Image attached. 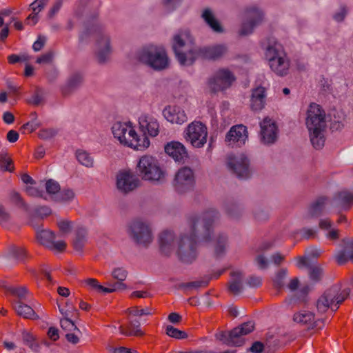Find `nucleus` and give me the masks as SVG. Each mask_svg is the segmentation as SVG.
I'll return each instance as SVG.
<instances>
[{
	"label": "nucleus",
	"instance_id": "22",
	"mask_svg": "<svg viewBox=\"0 0 353 353\" xmlns=\"http://www.w3.org/2000/svg\"><path fill=\"white\" fill-rule=\"evenodd\" d=\"M293 320L297 323L305 325L308 328L321 329L324 326V320H315L314 314L307 309H301L294 314Z\"/></svg>",
	"mask_w": 353,
	"mask_h": 353
},
{
	"label": "nucleus",
	"instance_id": "36",
	"mask_svg": "<svg viewBox=\"0 0 353 353\" xmlns=\"http://www.w3.org/2000/svg\"><path fill=\"white\" fill-rule=\"evenodd\" d=\"M231 277L229 289L234 294H238L242 289V274L238 271L232 272L231 273Z\"/></svg>",
	"mask_w": 353,
	"mask_h": 353
},
{
	"label": "nucleus",
	"instance_id": "19",
	"mask_svg": "<svg viewBox=\"0 0 353 353\" xmlns=\"http://www.w3.org/2000/svg\"><path fill=\"white\" fill-rule=\"evenodd\" d=\"M246 21L243 23L239 34L242 36L250 34L263 19V12L257 7L252 6L245 12Z\"/></svg>",
	"mask_w": 353,
	"mask_h": 353
},
{
	"label": "nucleus",
	"instance_id": "55",
	"mask_svg": "<svg viewBox=\"0 0 353 353\" xmlns=\"http://www.w3.org/2000/svg\"><path fill=\"white\" fill-rule=\"evenodd\" d=\"M46 37L43 35H39L36 41L32 45V48L35 52H38L44 46L46 42Z\"/></svg>",
	"mask_w": 353,
	"mask_h": 353
},
{
	"label": "nucleus",
	"instance_id": "38",
	"mask_svg": "<svg viewBox=\"0 0 353 353\" xmlns=\"http://www.w3.org/2000/svg\"><path fill=\"white\" fill-rule=\"evenodd\" d=\"M202 17L214 31L217 32H222L221 26H220L217 20L214 18L210 10H204L202 14Z\"/></svg>",
	"mask_w": 353,
	"mask_h": 353
},
{
	"label": "nucleus",
	"instance_id": "37",
	"mask_svg": "<svg viewBox=\"0 0 353 353\" xmlns=\"http://www.w3.org/2000/svg\"><path fill=\"white\" fill-rule=\"evenodd\" d=\"M76 158L78 162L88 168H93L94 166V158L88 152L82 150H79L76 152Z\"/></svg>",
	"mask_w": 353,
	"mask_h": 353
},
{
	"label": "nucleus",
	"instance_id": "32",
	"mask_svg": "<svg viewBox=\"0 0 353 353\" xmlns=\"http://www.w3.org/2000/svg\"><path fill=\"white\" fill-rule=\"evenodd\" d=\"M13 307L18 315L25 318L34 319L38 317L34 310L21 301H14Z\"/></svg>",
	"mask_w": 353,
	"mask_h": 353
},
{
	"label": "nucleus",
	"instance_id": "29",
	"mask_svg": "<svg viewBox=\"0 0 353 353\" xmlns=\"http://www.w3.org/2000/svg\"><path fill=\"white\" fill-rule=\"evenodd\" d=\"M353 204V192H340L333 200V205L341 210H347Z\"/></svg>",
	"mask_w": 353,
	"mask_h": 353
},
{
	"label": "nucleus",
	"instance_id": "4",
	"mask_svg": "<svg viewBox=\"0 0 353 353\" xmlns=\"http://www.w3.org/2000/svg\"><path fill=\"white\" fill-rule=\"evenodd\" d=\"M305 125L312 146L316 150L321 149L325 141L327 123L325 112L319 105L315 103L309 105L306 112Z\"/></svg>",
	"mask_w": 353,
	"mask_h": 353
},
{
	"label": "nucleus",
	"instance_id": "47",
	"mask_svg": "<svg viewBox=\"0 0 353 353\" xmlns=\"http://www.w3.org/2000/svg\"><path fill=\"white\" fill-rule=\"evenodd\" d=\"M10 201L16 205L18 208H23L25 210H28V206L24 203L23 199L19 193L16 192H12L10 194Z\"/></svg>",
	"mask_w": 353,
	"mask_h": 353
},
{
	"label": "nucleus",
	"instance_id": "31",
	"mask_svg": "<svg viewBox=\"0 0 353 353\" xmlns=\"http://www.w3.org/2000/svg\"><path fill=\"white\" fill-rule=\"evenodd\" d=\"M327 199L325 197L319 198L308 208L305 215V218H313L320 216L327 204Z\"/></svg>",
	"mask_w": 353,
	"mask_h": 353
},
{
	"label": "nucleus",
	"instance_id": "23",
	"mask_svg": "<svg viewBox=\"0 0 353 353\" xmlns=\"http://www.w3.org/2000/svg\"><path fill=\"white\" fill-rule=\"evenodd\" d=\"M165 153L176 162L184 163L188 159V153L185 145L179 141H171L165 145Z\"/></svg>",
	"mask_w": 353,
	"mask_h": 353
},
{
	"label": "nucleus",
	"instance_id": "7",
	"mask_svg": "<svg viewBox=\"0 0 353 353\" xmlns=\"http://www.w3.org/2000/svg\"><path fill=\"white\" fill-rule=\"evenodd\" d=\"M264 55L270 70L274 74L284 77L289 73L290 59L279 43L270 42L265 49Z\"/></svg>",
	"mask_w": 353,
	"mask_h": 353
},
{
	"label": "nucleus",
	"instance_id": "1",
	"mask_svg": "<svg viewBox=\"0 0 353 353\" xmlns=\"http://www.w3.org/2000/svg\"><path fill=\"white\" fill-rule=\"evenodd\" d=\"M172 48L181 65H190L199 57L216 60L222 57L228 52V48L224 44H217L202 48L195 47L188 30H180L174 34Z\"/></svg>",
	"mask_w": 353,
	"mask_h": 353
},
{
	"label": "nucleus",
	"instance_id": "49",
	"mask_svg": "<svg viewBox=\"0 0 353 353\" xmlns=\"http://www.w3.org/2000/svg\"><path fill=\"white\" fill-rule=\"evenodd\" d=\"M112 276L119 281H124L128 276V271L123 268H115L111 272Z\"/></svg>",
	"mask_w": 353,
	"mask_h": 353
},
{
	"label": "nucleus",
	"instance_id": "25",
	"mask_svg": "<svg viewBox=\"0 0 353 353\" xmlns=\"http://www.w3.org/2000/svg\"><path fill=\"white\" fill-rule=\"evenodd\" d=\"M164 118L170 123L182 125L188 121L185 111L179 105H168L163 110Z\"/></svg>",
	"mask_w": 353,
	"mask_h": 353
},
{
	"label": "nucleus",
	"instance_id": "17",
	"mask_svg": "<svg viewBox=\"0 0 353 353\" xmlns=\"http://www.w3.org/2000/svg\"><path fill=\"white\" fill-rule=\"evenodd\" d=\"M173 184L179 193H184L190 190L194 184L193 170L188 167L180 168L175 174Z\"/></svg>",
	"mask_w": 353,
	"mask_h": 353
},
{
	"label": "nucleus",
	"instance_id": "57",
	"mask_svg": "<svg viewBox=\"0 0 353 353\" xmlns=\"http://www.w3.org/2000/svg\"><path fill=\"white\" fill-rule=\"evenodd\" d=\"M274 245V243L272 241H263L258 248L257 252L263 254L264 252L269 250Z\"/></svg>",
	"mask_w": 353,
	"mask_h": 353
},
{
	"label": "nucleus",
	"instance_id": "33",
	"mask_svg": "<svg viewBox=\"0 0 353 353\" xmlns=\"http://www.w3.org/2000/svg\"><path fill=\"white\" fill-rule=\"evenodd\" d=\"M87 230L85 228L80 227L76 232L75 238L73 241L74 249L78 252H81L85 244L87 242Z\"/></svg>",
	"mask_w": 353,
	"mask_h": 353
},
{
	"label": "nucleus",
	"instance_id": "3",
	"mask_svg": "<svg viewBox=\"0 0 353 353\" xmlns=\"http://www.w3.org/2000/svg\"><path fill=\"white\" fill-rule=\"evenodd\" d=\"M199 224V216H190L187 226L178 239L176 252L179 260L184 263H192L198 256L196 237Z\"/></svg>",
	"mask_w": 353,
	"mask_h": 353
},
{
	"label": "nucleus",
	"instance_id": "26",
	"mask_svg": "<svg viewBox=\"0 0 353 353\" xmlns=\"http://www.w3.org/2000/svg\"><path fill=\"white\" fill-rule=\"evenodd\" d=\"M159 246L161 252L165 255H170L176 248H177V241L174 233L170 230H165L159 235Z\"/></svg>",
	"mask_w": 353,
	"mask_h": 353
},
{
	"label": "nucleus",
	"instance_id": "44",
	"mask_svg": "<svg viewBox=\"0 0 353 353\" xmlns=\"http://www.w3.org/2000/svg\"><path fill=\"white\" fill-rule=\"evenodd\" d=\"M165 333L169 336L176 339H183L188 337V334L185 332L179 330L170 325L166 326Z\"/></svg>",
	"mask_w": 353,
	"mask_h": 353
},
{
	"label": "nucleus",
	"instance_id": "16",
	"mask_svg": "<svg viewBox=\"0 0 353 353\" xmlns=\"http://www.w3.org/2000/svg\"><path fill=\"white\" fill-rule=\"evenodd\" d=\"M139 184L140 180L130 170L123 169L119 171L117 174V188L123 193H128L133 191Z\"/></svg>",
	"mask_w": 353,
	"mask_h": 353
},
{
	"label": "nucleus",
	"instance_id": "53",
	"mask_svg": "<svg viewBox=\"0 0 353 353\" xmlns=\"http://www.w3.org/2000/svg\"><path fill=\"white\" fill-rule=\"evenodd\" d=\"M67 308L61 307V305H59V310L60 313L62 314L61 318H72L73 316L74 312H75V310L72 306H70L69 305H67Z\"/></svg>",
	"mask_w": 353,
	"mask_h": 353
},
{
	"label": "nucleus",
	"instance_id": "20",
	"mask_svg": "<svg viewBox=\"0 0 353 353\" xmlns=\"http://www.w3.org/2000/svg\"><path fill=\"white\" fill-rule=\"evenodd\" d=\"M139 126L143 133L141 137H156L160 132V124L158 120L153 116L144 114L139 117Z\"/></svg>",
	"mask_w": 353,
	"mask_h": 353
},
{
	"label": "nucleus",
	"instance_id": "15",
	"mask_svg": "<svg viewBox=\"0 0 353 353\" xmlns=\"http://www.w3.org/2000/svg\"><path fill=\"white\" fill-rule=\"evenodd\" d=\"M236 78L227 68L218 70L208 80L209 88L213 92L223 91L230 88Z\"/></svg>",
	"mask_w": 353,
	"mask_h": 353
},
{
	"label": "nucleus",
	"instance_id": "28",
	"mask_svg": "<svg viewBox=\"0 0 353 353\" xmlns=\"http://www.w3.org/2000/svg\"><path fill=\"white\" fill-rule=\"evenodd\" d=\"M48 0H35L30 5L32 13L26 18L27 25L34 26L39 20V13L44 8Z\"/></svg>",
	"mask_w": 353,
	"mask_h": 353
},
{
	"label": "nucleus",
	"instance_id": "35",
	"mask_svg": "<svg viewBox=\"0 0 353 353\" xmlns=\"http://www.w3.org/2000/svg\"><path fill=\"white\" fill-rule=\"evenodd\" d=\"M85 286L90 290L97 293L109 294L112 293L113 289H105V287L101 285L99 281L92 278H89L84 281Z\"/></svg>",
	"mask_w": 353,
	"mask_h": 353
},
{
	"label": "nucleus",
	"instance_id": "24",
	"mask_svg": "<svg viewBox=\"0 0 353 353\" xmlns=\"http://www.w3.org/2000/svg\"><path fill=\"white\" fill-rule=\"evenodd\" d=\"M247 128L243 125L232 126L225 136V141L230 145H241L248 139Z\"/></svg>",
	"mask_w": 353,
	"mask_h": 353
},
{
	"label": "nucleus",
	"instance_id": "50",
	"mask_svg": "<svg viewBox=\"0 0 353 353\" xmlns=\"http://www.w3.org/2000/svg\"><path fill=\"white\" fill-rule=\"evenodd\" d=\"M58 228L63 234H69L72 229V223L68 220H59L57 222Z\"/></svg>",
	"mask_w": 353,
	"mask_h": 353
},
{
	"label": "nucleus",
	"instance_id": "11",
	"mask_svg": "<svg viewBox=\"0 0 353 353\" xmlns=\"http://www.w3.org/2000/svg\"><path fill=\"white\" fill-rule=\"evenodd\" d=\"M128 235L139 245L148 246L153 241V235L150 224L141 219L130 222L128 226Z\"/></svg>",
	"mask_w": 353,
	"mask_h": 353
},
{
	"label": "nucleus",
	"instance_id": "14",
	"mask_svg": "<svg viewBox=\"0 0 353 353\" xmlns=\"http://www.w3.org/2000/svg\"><path fill=\"white\" fill-rule=\"evenodd\" d=\"M227 165L230 170L239 179H248L252 174L250 159L244 153L230 155Z\"/></svg>",
	"mask_w": 353,
	"mask_h": 353
},
{
	"label": "nucleus",
	"instance_id": "40",
	"mask_svg": "<svg viewBox=\"0 0 353 353\" xmlns=\"http://www.w3.org/2000/svg\"><path fill=\"white\" fill-rule=\"evenodd\" d=\"M13 170L12 159L6 150H2L0 152V171L12 172Z\"/></svg>",
	"mask_w": 353,
	"mask_h": 353
},
{
	"label": "nucleus",
	"instance_id": "60",
	"mask_svg": "<svg viewBox=\"0 0 353 353\" xmlns=\"http://www.w3.org/2000/svg\"><path fill=\"white\" fill-rule=\"evenodd\" d=\"M19 133L14 130H11L8 131V132L7 133V135H6L7 140L10 143L16 142L19 139Z\"/></svg>",
	"mask_w": 353,
	"mask_h": 353
},
{
	"label": "nucleus",
	"instance_id": "12",
	"mask_svg": "<svg viewBox=\"0 0 353 353\" xmlns=\"http://www.w3.org/2000/svg\"><path fill=\"white\" fill-rule=\"evenodd\" d=\"M208 134L206 125L198 121L189 123L183 132L185 140L196 148H201L205 145Z\"/></svg>",
	"mask_w": 353,
	"mask_h": 353
},
{
	"label": "nucleus",
	"instance_id": "6",
	"mask_svg": "<svg viewBox=\"0 0 353 353\" xmlns=\"http://www.w3.org/2000/svg\"><path fill=\"white\" fill-rule=\"evenodd\" d=\"M85 34H93L95 36V54L98 61L101 63L109 60L113 51L112 39L106 27L101 23H94L86 32L80 35V39H83Z\"/></svg>",
	"mask_w": 353,
	"mask_h": 353
},
{
	"label": "nucleus",
	"instance_id": "13",
	"mask_svg": "<svg viewBox=\"0 0 353 353\" xmlns=\"http://www.w3.org/2000/svg\"><path fill=\"white\" fill-rule=\"evenodd\" d=\"M254 327V323L248 321L229 332H221L218 333L216 338L228 345L241 346L244 342L243 336L250 333Z\"/></svg>",
	"mask_w": 353,
	"mask_h": 353
},
{
	"label": "nucleus",
	"instance_id": "61",
	"mask_svg": "<svg viewBox=\"0 0 353 353\" xmlns=\"http://www.w3.org/2000/svg\"><path fill=\"white\" fill-rule=\"evenodd\" d=\"M37 214L41 217H46L51 214V210L47 206H41L37 208Z\"/></svg>",
	"mask_w": 353,
	"mask_h": 353
},
{
	"label": "nucleus",
	"instance_id": "42",
	"mask_svg": "<svg viewBox=\"0 0 353 353\" xmlns=\"http://www.w3.org/2000/svg\"><path fill=\"white\" fill-rule=\"evenodd\" d=\"M8 290L14 296L17 297V301H26L28 299L29 292L27 288L24 286L14 287L9 286Z\"/></svg>",
	"mask_w": 353,
	"mask_h": 353
},
{
	"label": "nucleus",
	"instance_id": "64",
	"mask_svg": "<svg viewBox=\"0 0 353 353\" xmlns=\"http://www.w3.org/2000/svg\"><path fill=\"white\" fill-rule=\"evenodd\" d=\"M263 350V345L261 342H255L250 347V350L253 353H261Z\"/></svg>",
	"mask_w": 353,
	"mask_h": 353
},
{
	"label": "nucleus",
	"instance_id": "34",
	"mask_svg": "<svg viewBox=\"0 0 353 353\" xmlns=\"http://www.w3.org/2000/svg\"><path fill=\"white\" fill-rule=\"evenodd\" d=\"M339 264H343L347 261L353 262V241L348 242L343 251L339 253L336 256Z\"/></svg>",
	"mask_w": 353,
	"mask_h": 353
},
{
	"label": "nucleus",
	"instance_id": "18",
	"mask_svg": "<svg viewBox=\"0 0 353 353\" xmlns=\"http://www.w3.org/2000/svg\"><path fill=\"white\" fill-rule=\"evenodd\" d=\"M260 140L265 145L274 143L278 138L279 128L276 123L269 117H265L260 123Z\"/></svg>",
	"mask_w": 353,
	"mask_h": 353
},
{
	"label": "nucleus",
	"instance_id": "21",
	"mask_svg": "<svg viewBox=\"0 0 353 353\" xmlns=\"http://www.w3.org/2000/svg\"><path fill=\"white\" fill-rule=\"evenodd\" d=\"M37 241L50 250L62 252L66 248L64 241H56L55 234L49 230H41L37 232Z\"/></svg>",
	"mask_w": 353,
	"mask_h": 353
},
{
	"label": "nucleus",
	"instance_id": "39",
	"mask_svg": "<svg viewBox=\"0 0 353 353\" xmlns=\"http://www.w3.org/2000/svg\"><path fill=\"white\" fill-rule=\"evenodd\" d=\"M319 227L322 230L328 231L326 234L327 239L334 240L339 237L338 230L332 228V222L328 219H321L319 222Z\"/></svg>",
	"mask_w": 353,
	"mask_h": 353
},
{
	"label": "nucleus",
	"instance_id": "52",
	"mask_svg": "<svg viewBox=\"0 0 353 353\" xmlns=\"http://www.w3.org/2000/svg\"><path fill=\"white\" fill-rule=\"evenodd\" d=\"M322 274L321 268L319 265H314L310 268V278L314 281H317L321 279Z\"/></svg>",
	"mask_w": 353,
	"mask_h": 353
},
{
	"label": "nucleus",
	"instance_id": "56",
	"mask_svg": "<svg viewBox=\"0 0 353 353\" xmlns=\"http://www.w3.org/2000/svg\"><path fill=\"white\" fill-rule=\"evenodd\" d=\"M258 267L261 269H265L268 265V260L261 253H259L256 258Z\"/></svg>",
	"mask_w": 353,
	"mask_h": 353
},
{
	"label": "nucleus",
	"instance_id": "54",
	"mask_svg": "<svg viewBox=\"0 0 353 353\" xmlns=\"http://www.w3.org/2000/svg\"><path fill=\"white\" fill-rule=\"evenodd\" d=\"M25 191L29 196L34 197H43V192L35 187L28 185L26 186Z\"/></svg>",
	"mask_w": 353,
	"mask_h": 353
},
{
	"label": "nucleus",
	"instance_id": "43",
	"mask_svg": "<svg viewBox=\"0 0 353 353\" xmlns=\"http://www.w3.org/2000/svg\"><path fill=\"white\" fill-rule=\"evenodd\" d=\"M74 196L75 194L72 190L69 188L63 189L56 194L54 200L59 202L69 203L74 199Z\"/></svg>",
	"mask_w": 353,
	"mask_h": 353
},
{
	"label": "nucleus",
	"instance_id": "58",
	"mask_svg": "<svg viewBox=\"0 0 353 353\" xmlns=\"http://www.w3.org/2000/svg\"><path fill=\"white\" fill-rule=\"evenodd\" d=\"M53 57V54L51 52L46 53L41 57H38L37 59V63H50Z\"/></svg>",
	"mask_w": 353,
	"mask_h": 353
},
{
	"label": "nucleus",
	"instance_id": "9",
	"mask_svg": "<svg viewBox=\"0 0 353 353\" xmlns=\"http://www.w3.org/2000/svg\"><path fill=\"white\" fill-rule=\"evenodd\" d=\"M349 294L347 288H342L341 284H336L326 290L316 301V308L319 313H325L328 310L335 312Z\"/></svg>",
	"mask_w": 353,
	"mask_h": 353
},
{
	"label": "nucleus",
	"instance_id": "10",
	"mask_svg": "<svg viewBox=\"0 0 353 353\" xmlns=\"http://www.w3.org/2000/svg\"><path fill=\"white\" fill-rule=\"evenodd\" d=\"M137 57L141 63L156 70L165 69L169 65V59L165 50L160 46L145 47L138 52Z\"/></svg>",
	"mask_w": 353,
	"mask_h": 353
},
{
	"label": "nucleus",
	"instance_id": "30",
	"mask_svg": "<svg viewBox=\"0 0 353 353\" xmlns=\"http://www.w3.org/2000/svg\"><path fill=\"white\" fill-rule=\"evenodd\" d=\"M139 317L131 318L130 323L126 326H120V332L125 336H141L143 335L142 331L140 330V320Z\"/></svg>",
	"mask_w": 353,
	"mask_h": 353
},
{
	"label": "nucleus",
	"instance_id": "63",
	"mask_svg": "<svg viewBox=\"0 0 353 353\" xmlns=\"http://www.w3.org/2000/svg\"><path fill=\"white\" fill-rule=\"evenodd\" d=\"M48 335L50 339L57 341L59 338L58 329L54 327H50L48 330Z\"/></svg>",
	"mask_w": 353,
	"mask_h": 353
},
{
	"label": "nucleus",
	"instance_id": "46",
	"mask_svg": "<svg viewBox=\"0 0 353 353\" xmlns=\"http://www.w3.org/2000/svg\"><path fill=\"white\" fill-rule=\"evenodd\" d=\"M60 325L61 328L67 332L77 331L80 332L79 330L75 325L71 318H61Z\"/></svg>",
	"mask_w": 353,
	"mask_h": 353
},
{
	"label": "nucleus",
	"instance_id": "41",
	"mask_svg": "<svg viewBox=\"0 0 353 353\" xmlns=\"http://www.w3.org/2000/svg\"><path fill=\"white\" fill-rule=\"evenodd\" d=\"M82 75L79 73L72 74L68 79L65 88L63 90L64 94H67L70 90L77 87L82 82Z\"/></svg>",
	"mask_w": 353,
	"mask_h": 353
},
{
	"label": "nucleus",
	"instance_id": "59",
	"mask_svg": "<svg viewBox=\"0 0 353 353\" xmlns=\"http://www.w3.org/2000/svg\"><path fill=\"white\" fill-rule=\"evenodd\" d=\"M108 285L110 287H105V289H113L114 290L112 292H114L117 290H125L127 288L126 285L123 283V281H117V282L113 284H108Z\"/></svg>",
	"mask_w": 353,
	"mask_h": 353
},
{
	"label": "nucleus",
	"instance_id": "8",
	"mask_svg": "<svg viewBox=\"0 0 353 353\" xmlns=\"http://www.w3.org/2000/svg\"><path fill=\"white\" fill-rule=\"evenodd\" d=\"M137 172L143 180L153 183H163L166 177V172L161 167L157 158L148 154L140 157Z\"/></svg>",
	"mask_w": 353,
	"mask_h": 353
},
{
	"label": "nucleus",
	"instance_id": "45",
	"mask_svg": "<svg viewBox=\"0 0 353 353\" xmlns=\"http://www.w3.org/2000/svg\"><path fill=\"white\" fill-rule=\"evenodd\" d=\"M46 189L47 192L50 194L54 200L56 194L60 191V185L56 181L50 179L46 183Z\"/></svg>",
	"mask_w": 353,
	"mask_h": 353
},
{
	"label": "nucleus",
	"instance_id": "2",
	"mask_svg": "<svg viewBox=\"0 0 353 353\" xmlns=\"http://www.w3.org/2000/svg\"><path fill=\"white\" fill-rule=\"evenodd\" d=\"M199 218L203 228L200 241L207 246L212 247L216 256L223 255L229 246L228 237L225 233L214 232V223L219 219V212L213 208H210L204 210Z\"/></svg>",
	"mask_w": 353,
	"mask_h": 353
},
{
	"label": "nucleus",
	"instance_id": "5",
	"mask_svg": "<svg viewBox=\"0 0 353 353\" xmlns=\"http://www.w3.org/2000/svg\"><path fill=\"white\" fill-rule=\"evenodd\" d=\"M112 132L121 144L135 150L144 151L150 145V139L146 137H141L130 121L115 122L112 126Z\"/></svg>",
	"mask_w": 353,
	"mask_h": 353
},
{
	"label": "nucleus",
	"instance_id": "48",
	"mask_svg": "<svg viewBox=\"0 0 353 353\" xmlns=\"http://www.w3.org/2000/svg\"><path fill=\"white\" fill-rule=\"evenodd\" d=\"M181 0H160V3L166 12L174 10L180 4Z\"/></svg>",
	"mask_w": 353,
	"mask_h": 353
},
{
	"label": "nucleus",
	"instance_id": "27",
	"mask_svg": "<svg viewBox=\"0 0 353 353\" xmlns=\"http://www.w3.org/2000/svg\"><path fill=\"white\" fill-rule=\"evenodd\" d=\"M265 88L259 86L252 90L250 100V107L253 111L258 112L264 108L265 105Z\"/></svg>",
	"mask_w": 353,
	"mask_h": 353
},
{
	"label": "nucleus",
	"instance_id": "51",
	"mask_svg": "<svg viewBox=\"0 0 353 353\" xmlns=\"http://www.w3.org/2000/svg\"><path fill=\"white\" fill-rule=\"evenodd\" d=\"M10 256L18 261H21L26 256V252L23 248L12 247L10 250Z\"/></svg>",
	"mask_w": 353,
	"mask_h": 353
},
{
	"label": "nucleus",
	"instance_id": "62",
	"mask_svg": "<svg viewBox=\"0 0 353 353\" xmlns=\"http://www.w3.org/2000/svg\"><path fill=\"white\" fill-rule=\"evenodd\" d=\"M39 126V123L37 121L28 122L23 125V129L28 130L31 132L37 129Z\"/></svg>",
	"mask_w": 353,
	"mask_h": 353
}]
</instances>
